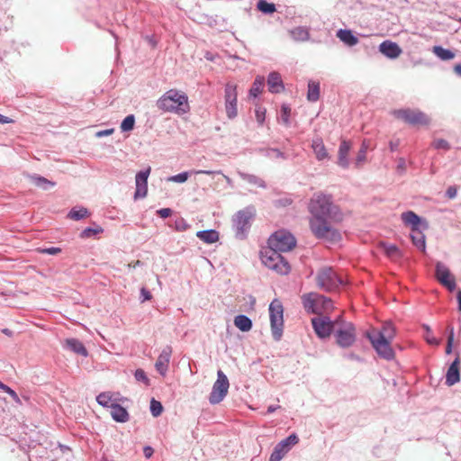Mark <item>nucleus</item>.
<instances>
[{"label": "nucleus", "instance_id": "1", "mask_svg": "<svg viewBox=\"0 0 461 461\" xmlns=\"http://www.w3.org/2000/svg\"><path fill=\"white\" fill-rule=\"evenodd\" d=\"M309 212L312 214L310 227L313 234L318 238L330 240H339L340 234L330 224V220H340V212L337 205L332 202L330 194L316 193L309 203Z\"/></svg>", "mask_w": 461, "mask_h": 461}, {"label": "nucleus", "instance_id": "2", "mask_svg": "<svg viewBox=\"0 0 461 461\" xmlns=\"http://www.w3.org/2000/svg\"><path fill=\"white\" fill-rule=\"evenodd\" d=\"M395 336L396 329L390 321L384 322L380 330L374 329L367 333V338L376 353L386 360H392L395 357L391 346Z\"/></svg>", "mask_w": 461, "mask_h": 461}, {"label": "nucleus", "instance_id": "3", "mask_svg": "<svg viewBox=\"0 0 461 461\" xmlns=\"http://www.w3.org/2000/svg\"><path fill=\"white\" fill-rule=\"evenodd\" d=\"M157 105L159 110L164 112L184 114L189 112L187 95L176 89L167 91L158 100Z\"/></svg>", "mask_w": 461, "mask_h": 461}, {"label": "nucleus", "instance_id": "4", "mask_svg": "<svg viewBox=\"0 0 461 461\" xmlns=\"http://www.w3.org/2000/svg\"><path fill=\"white\" fill-rule=\"evenodd\" d=\"M304 309L311 313L321 316L330 312L334 306L331 299L317 293H309L302 296Z\"/></svg>", "mask_w": 461, "mask_h": 461}, {"label": "nucleus", "instance_id": "5", "mask_svg": "<svg viewBox=\"0 0 461 461\" xmlns=\"http://www.w3.org/2000/svg\"><path fill=\"white\" fill-rule=\"evenodd\" d=\"M261 260L267 267L277 274L287 275L291 270L288 261L285 259L281 252L270 247L261 252Z\"/></svg>", "mask_w": 461, "mask_h": 461}, {"label": "nucleus", "instance_id": "6", "mask_svg": "<svg viewBox=\"0 0 461 461\" xmlns=\"http://www.w3.org/2000/svg\"><path fill=\"white\" fill-rule=\"evenodd\" d=\"M269 318L272 335L276 340H279L284 329V308L278 299H275L269 304Z\"/></svg>", "mask_w": 461, "mask_h": 461}, {"label": "nucleus", "instance_id": "7", "mask_svg": "<svg viewBox=\"0 0 461 461\" xmlns=\"http://www.w3.org/2000/svg\"><path fill=\"white\" fill-rule=\"evenodd\" d=\"M296 246V240L287 230H280L273 233L268 239V247L280 252H288Z\"/></svg>", "mask_w": 461, "mask_h": 461}, {"label": "nucleus", "instance_id": "8", "mask_svg": "<svg viewBox=\"0 0 461 461\" xmlns=\"http://www.w3.org/2000/svg\"><path fill=\"white\" fill-rule=\"evenodd\" d=\"M316 281L320 288L328 292L337 289L343 284L341 277L331 267H327L318 272Z\"/></svg>", "mask_w": 461, "mask_h": 461}, {"label": "nucleus", "instance_id": "9", "mask_svg": "<svg viewBox=\"0 0 461 461\" xmlns=\"http://www.w3.org/2000/svg\"><path fill=\"white\" fill-rule=\"evenodd\" d=\"M224 107L227 117L230 120L238 116V91L237 85L228 82L224 88Z\"/></svg>", "mask_w": 461, "mask_h": 461}, {"label": "nucleus", "instance_id": "10", "mask_svg": "<svg viewBox=\"0 0 461 461\" xmlns=\"http://www.w3.org/2000/svg\"><path fill=\"white\" fill-rule=\"evenodd\" d=\"M339 327L335 329V337L337 343L343 348H348L353 345L356 340V329L351 322H340L339 321Z\"/></svg>", "mask_w": 461, "mask_h": 461}, {"label": "nucleus", "instance_id": "11", "mask_svg": "<svg viewBox=\"0 0 461 461\" xmlns=\"http://www.w3.org/2000/svg\"><path fill=\"white\" fill-rule=\"evenodd\" d=\"M229 386L230 384L228 377L221 370H219L217 372V380L214 382L212 390L209 396V402L212 404L221 402L228 393Z\"/></svg>", "mask_w": 461, "mask_h": 461}, {"label": "nucleus", "instance_id": "12", "mask_svg": "<svg viewBox=\"0 0 461 461\" xmlns=\"http://www.w3.org/2000/svg\"><path fill=\"white\" fill-rule=\"evenodd\" d=\"M393 115L403 122L413 125H427L429 122V117L420 111L411 109H400L393 112Z\"/></svg>", "mask_w": 461, "mask_h": 461}, {"label": "nucleus", "instance_id": "13", "mask_svg": "<svg viewBox=\"0 0 461 461\" xmlns=\"http://www.w3.org/2000/svg\"><path fill=\"white\" fill-rule=\"evenodd\" d=\"M339 317L336 321H331L330 318L325 316H318L312 319V324L316 335L321 339L330 337L331 331L339 325Z\"/></svg>", "mask_w": 461, "mask_h": 461}, {"label": "nucleus", "instance_id": "14", "mask_svg": "<svg viewBox=\"0 0 461 461\" xmlns=\"http://www.w3.org/2000/svg\"><path fill=\"white\" fill-rule=\"evenodd\" d=\"M150 167H149L146 170L140 171L136 175L135 183H136V191L134 194V198H143L147 195L148 193V177L150 174Z\"/></svg>", "mask_w": 461, "mask_h": 461}, {"label": "nucleus", "instance_id": "15", "mask_svg": "<svg viewBox=\"0 0 461 461\" xmlns=\"http://www.w3.org/2000/svg\"><path fill=\"white\" fill-rule=\"evenodd\" d=\"M255 216V210L253 208H246L238 212L234 218L235 225L240 231H244L250 223V221Z\"/></svg>", "mask_w": 461, "mask_h": 461}, {"label": "nucleus", "instance_id": "16", "mask_svg": "<svg viewBox=\"0 0 461 461\" xmlns=\"http://www.w3.org/2000/svg\"><path fill=\"white\" fill-rule=\"evenodd\" d=\"M171 355L172 348L170 346H167L162 349L157 359L155 366L157 371L162 375H165L168 369Z\"/></svg>", "mask_w": 461, "mask_h": 461}, {"label": "nucleus", "instance_id": "17", "mask_svg": "<svg viewBox=\"0 0 461 461\" xmlns=\"http://www.w3.org/2000/svg\"><path fill=\"white\" fill-rule=\"evenodd\" d=\"M351 148L352 144L350 141L346 140H341L338 150L337 164L344 169H347L349 167L348 156Z\"/></svg>", "mask_w": 461, "mask_h": 461}, {"label": "nucleus", "instance_id": "18", "mask_svg": "<svg viewBox=\"0 0 461 461\" xmlns=\"http://www.w3.org/2000/svg\"><path fill=\"white\" fill-rule=\"evenodd\" d=\"M436 276H437L438 280L442 285H444L445 286L449 288L450 290H452L455 287V285H456L455 280L451 276V274H450L448 268L447 267H445L443 264H441V263L437 264Z\"/></svg>", "mask_w": 461, "mask_h": 461}, {"label": "nucleus", "instance_id": "19", "mask_svg": "<svg viewBox=\"0 0 461 461\" xmlns=\"http://www.w3.org/2000/svg\"><path fill=\"white\" fill-rule=\"evenodd\" d=\"M380 52L389 59L398 58L402 50L400 46L391 41H384L379 46Z\"/></svg>", "mask_w": 461, "mask_h": 461}, {"label": "nucleus", "instance_id": "20", "mask_svg": "<svg viewBox=\"0 0 461 461\" xmlns=\"http://www.w3.org/2000/svg\"><path fill=\"white\" fill-rule=\"evenodd\" d=\"M460 358L459 356L456 357V359L453 361V363L450 365V366L447 369V375H446V384L448 386L454 385L460 380Z\"/></svg>", "mask_w": 461, "mask_h": 461}, {"label": "nucleus", "instance_id": "21", "mask_svg": "<svg viewBox=\"0 0 461 461\" xmlns=\"http://www.w3.org/2000/svg\"><path fill=\"white\" fill-rule=\"evenodd\" d=\"M312 149L313 150V153L315 155V158L319 161H322L324 159L330 158L329 152L323 143V140L320 138H317L312 140Z\"/></svg>", "mask_w": 461, "mask_h": 461}, {"label": "nucleus", "instance_id": "22", "mask_svg": "<svg viewBox=\"0 0 461 461\" xmlns=\"http://www.w3.org/2000/svg\"><path fill=\"white\" fill-rule=\"evenodd\" d=\"M268 90L271 93H280L284 90V84L281 76L277 72H272L267 78Z\"/></svg>", "mask_w": 461, "mask_h": 461}, {"label": "nucleus", "instance_id": "23", "mask_svg": "<svg viewBox=\"0 0 461 461\" xmlns=\"http://www.w3.org/2000/svg\"><path fill=\"white\" fill-rule=\"evenodd\" d=\"M378 248L383 253H384L389 258L393 260H397L402 257L400 249L393 244L380 242Z\"/></svg>", "mask_w": 461, "mask_h": 461}, {"label": "nucleus", "instance_id": "24", "mask_svg": "<svg viewBox=\"0 0 461 461\" xmlns=\"http://www.w3.org/2000/svg\"><path fill=\"white\" fill-rule=\"evenodd\" d=\"M111 416L117 422H126L129 420L126 409L117 403L111 404Z\"/></svg>", "mask_w": 461, "mask_h": 461}, {"label": "nucleus", "instance_id": "25", "mask_svg": "<svg viewBox=\"0 0 461 461\" xmlns=\"http://www.w3.org/2000/svg\"><path fill=\"white\" fill-rule=\"evenodd\" d=\"M337 37L348 46H355L358 43V39L350 30H339L337 32Z\"/></svg>", "mask_w": 461, "mask_h": 461}, {"label": "nucleus", "instance_id": "26", "mask_svg": "<svg viewBox=\"0 0 461 461\" xmlns=\"http://www.w3.org/2000/svg\"><path fill=\"white\" fill-rule=\"evenodd\" d=\"M402 220L406 225L411 226V230L419 229L420 219L415 212L411 211L403 212L402 214Z\"/></svg>", "mask_w": 461, "mask_h": 461}, {"label": "nucleus", "instance_id": "27", "mask_svg": "<svg viewBox=\"0 0 461 461\" xmlns=\"http://www.w3.org/2000/svg\"><path fill=\"white\" fill-rule=\"evenodd\" d=\"M197 238L205 243H215L219 240V233L214 230H200L196 233Z\"/></svg>", "mask_w": 461, "mask_h": 461}, {"label": "nucleus", "instance_id": "28", "mask_svg": "<svg viewBox=\"0 0 461 461\" xmlns=\"http://www.w3.org/2000/svg\"><path fill=\"white\" fill-rule=\"evenodd\" d=\"M234 325L241 331H249L252 328L251 320L246 315H238L234 318Z\"/></svg>", "mask_w": 461, "mask_h": 461}, {"label": "nucleus", "instance_id": "29", "mask_svg": "<svg viewBox=\"0 0 461 461\" xmlns=\"http://www.w3.org/2000/svg\"><path fill=\"white\" fill-rule=\"evenodd\" d=\"M66 345L68 348H70L73 352L86 357L87 350L85 346L78 339H69L66 340Z\"/></svg>", "mask_w": 461, "mask_h": 461}, {"label": "nucleus", "instance_id": "30", "mask_svg": "<svg viewBox=\"0 0 461 461\" xmlns=\"http://www.w3.org/2000/svg\"><path fill=\"white\" fill-rule=\"evenodd\" d=\"M320 98V83L310 80L308 83L307 99L310 102H316Z\"/></svg>", "mask_w": 461, "mask_h": 461}, {"label": "nucleus", "instance_id": "31", "mask_svg": "<svg viewBox=\"0 0 461 461\" xmlns=\"http://www.w3.org/2000/svg\"><path fill=\"white\" fill-rule=\"evenodd\" d=\"M411 239L412 243L420 250L424 251L426 248L425 235L419 230H411Z\"/></svg>", "mask_w": 461, "mask_h": 461}, {"label": "nucleus", "instance_id": "32", "mask_svg": "<svg viewBox=\"0 0 461 461\" xmlns=\"http://www.w3.org/2000/svg\"><path fill=\"white\" fill-rule=\"evenodd\" d=\"M289 450L290 448L280 441L272 452L269 461H280Z\"/></svg>", "mask_w": 461, "mask_h": 461}, {"label": "nucleus", "instance_id": "33", "mask_svg": "<svg viewBox=\"0 0 461 461\" xmlns=\"http://www.w3.org/2000/svg\"><path fill=\"white\" fill-rule=\"evenodd\" d=\"M433 53L442 60H450L455 58V53L450 50L444 49L441 46H434Z\"/></svg>", "mask_w": 461, "mask_h": 461}, {"label": "nucleus", "instance_id": "34", "mask_svg": "<svg viewBox=\"0 0 461 461\" xmlns=\"http://www.w3.org/2000/svg\"><path fill=\"white\" fill-rule=\"evenodd\" d=\"M265 78L263 77H257L250 90L249 95L252 97H257L259 94H261L264 87Z\"/></svg>", "mask_w": 461, "mask_h": 461}, {"label": "nucleus", "instance_id": "35", "mask_svg": "<svg viewBox=\"0 0 461 461\" xmlns=\"http://www.w3.org/2000/svg\"><path fill=\"white\" fill-rule=\"evenodd\" d=\"M31 179L35 185L41 187L43 189H48L49 187H53L55 185V183L48 180L43 176H31Z\"/></svg>", "mask_w": 461, "mask_h": 461}, {"label": "nucleus", "instance_id": "36", "mask_svg": "<svg viewBox=\"0 0 461 461\" xmlns=\"http://www.w3.org/2000/svg\"><path fill=\"white\" fill-rule=\"evenodd\" d=\"M291 35L295 41H307L309 39V32L307 30L302 27H297L291 31Z\"/></svg>", "mask_w": 461, "mask_h": 461}, {"label": "nucleus", "instance_id": "37", "mask_svg": "<svg viewBox=\"0 0 461 461\" xmlns=\"http://www.w3.org/2000/svg\"><path fill=\"white\" fill-rule=\"evenodd\" d=\"M258 9L264 14H273L276 12V5L266 0H259L257 4Z\"/></svg>", "mask_w": 461, "mask_h": 461}, {"label": "nucleus", "instance_id": "38", "mask_svg": "<svg viewBox=\"0 0 461 461\" xmlns=\"http://www.w3.org/2000/svg\"><path fill=\"white\" fill-rule=\"evenodd\" d=\"M97 402L104 407H110L113 403V396L110 393H102L96 397Z\"/></svg>", "mask_w": 461, "mask_h": 461}, {"label": "nucleus", "instance_id": "39", "mask_svg": "<svg viewBox=\"0 0 461 461\" xmlns=\"http://www.w3.org/2000/svg\"><path fill=\"white\" fill-rule=\"evenodd\" d=\"M135 117L132 114L126 116L121 123L122 131H130L133 129Z\"/></svg>", "mask_w": 461, "mask_h": 461}, {"label": "nucleus", "instance_id": "40", "mask_svg": "<svg viewBox=\"0 0 461 461\" xmlns=\"http://www.w3.org/2000/svg\"><path fill=\"white\" fill-rule=\"evenodd\" d=\"M88 215V212L86 208H80L78 210H71L70 212L68 213V217L72 220H80V219H83L85 217H86Z\"/></svg>", "mask_w": 461, "mask_h": 461}, {"label": "nucleus", "instance_id": "41", "mask_svg": "<svg viewBox=\"0 0 461 461\" xmlns=\"http://www.w3.org/2000/svg\"><path fill=\"white\" fill-rule=\"evenodd\" d=\"M0 389L5 393H8L16 403L22 404L21 399L18 396V394L12 388H10L8 385L5 384L1 381Z\"/></svg>", "mask_w": 461, "mask_h": 461}, {"label": "nucleus", "instance_id": "42", "mask_svg": "<svg viewBox=\"0 0 461 461\" xmlns=\"http://www.w3.org/2000/svg\"><path fill=\"white\" fill-rule=\"evenodd\" d=\"M163 406L160 402L152 399L150 402V411L154 417H158L162 413Z\"/></svg>", "mask_w": 461, "mask_h": 461}, {"label": "nucleus", "instance_id": "43", "mask_svg": "<svg viewBox=\"0 0 461 461\" xmlns=\"http://www.w3.org/2000/svg\"><path fill=\"white\" fill-rule=\"evenodd\" d=\"M188 176L189 172H182L180 174L168 177L167 181L175 183H185L188 179Z\"/></svg>", "mask_w": 461, "mask_h": 461}, {"label": "nucleus", "instance_id": "44", "mask_svg": "<svg viewBox=\"0 0 461 461\" xmlns=\"http://www.w3.org/2000/svg\"><path fill=\"white\" fill-rule=\"evenodd\" d=\"M366 161V152L363 150H358L357 157L355 158V167L357 168H360L364 163Z\"/></svg>", "mask_w": 461, "mask_h": 461}, {"label": "nucleus", "instance_id": "45", "mask_svg": "<svg viewBox=\"0 0 461 461\" xmlns=\"http://www.w3.org/2000/svg\"><path fill=\"white\" fill-rule=\"evenodd\" d=\"M432 145L435 149H443L448 150L450 149L449 143L443 139L435 140L433 141Z\"/></svg>", "mask_w": 461, "mask_h": 461}, {"label": "nucleus", "instance_id": "46", "mask_svg": "<svg viewBox=\"0 0 461 461\" xmlns=\"http://www.w3.org/2000/svg\"><path fill=\"white\" fill-rule=\"evenodd\" d=\"M290 113L291 109L287 105L284 104L281 108V118L285 124L289 123Z\"/></svg>", "mask_w": 461, "mask_h": 461}, {"label": "nucleus", "instance_id": "47", "mask_svg": "<svg viewBox=\"0 0 461 461\" xmlns=\"http://www.w3.org/2000/svg\"><path fill=\"white\" fill-rule=\"evenodd\" d=\"M103 230L101 228L98 229H92V228H86L85 229L82 233V238H90L91 236L102 232Z\"/></svg>", "mask_w": 461, "mask_h": 461}, {"label": "nucleus", "instance_id": "48", "mask_svg": "<svg viewBox=\"0 0 461 461\" xmlns=\"http://www.w3.org/2000/svg\"><path fill=\"white\" fill-rule=\"evenodd\" d=\"M298 437L295 435V434H292L290 435L289 437H287L285 439L282 440V442L286 446L288 447L289 448H291L292 446L295 445L298 443Z\"/></svg>", "mask_w": 461, "mask_h": 461}, {"label": "nucleus", "instance_id": "49", "mask_svg": "<svg viewBox=\"0 0 461 461\" xmlns=\"http://www.w3.org/2000/svg\"><path fill=\"white\" fill-rule=\"evenodd\" d=\"M191 174L193 175H200V174H205V175H209V176H212V175H214V174H221L222 176L229 182L230 181V178L223 175L221 171H212V170H194L191 172Z\"/></svg>", "mask_w": 461, "mask_h": 461}, {"label": "nucleus", "instance_id": "50", "mask_svg": "<svg viewBox=\"0 0 461 461\" xmlns=\"http://www.w3.org/2000/svg\"><path fill=\"white\" fill-rule=\"evenodd\" d=\"M265 116H266V109L265 108L258 107V109H256V118H257L258 122L260 125L263 124V122L265 121Z\"/></svg>", "mask_w": 461, "mask_h": 461}, {"label": "nucleus", "instance_id": "51", "mask_svg": "<svg viewBox=\"0 0 461 461\" xmlns=\"http://www.w3.org/2000/svg\"><path fill=\"white\" fill-rule=\"evenodd\" d=\"M453 341H454V330H453V329H451L450 334L447 338V347H446L447 354H450L452 352Z\"/></svg>", "mask_w": 461, "mask_h": 461}, {"label": "nucleus", "instance_id": "52", "mask_svg": "<svg viewBox=\"0 0 461 461\" xmlns=\"http://www.w3.org/2000/svg\"><path fill=\"white\" fill-rule=\"evenodd\" d=\"M135 378L138 380V381H143L145 382L146 384L149 383V379L145 374V372L142 370V369H137L136 372H135Z\"/></svg>", "mask_w": 461, "mask_h": 461}, {"label": "nucleus", "instance_id": "53", "mask_svg": "<svg viewBox=\"0 0 461 461\" xmlns=\"http://www.w3.org/2000/svg\"><path fill=\"white\" fill-rule=\"evenodd\" d=\"M426 330H427V335H426V340L429 344L430 345H438V340L437 339H435L432 335H431V330L429 327H426Z\"/></svg>", "mask_w": 461, "mask_h": 461}, {"label": "nucleus", "instance_id": "54", "mask_svg": "<svg viewBox=\"0 0 461 461\" xmlns=\"http://www.w3.org/2000/svg\"><path fill=\"white\" fill-rule=\"evenodd\" d=\"M61 249L59 248H49V249H39V252L43 254H50V255H57L60 253Z\"/></svg>", "mask_w": 461, "mask_h": 461}, {"label": "nucleus", "instance_id": "55", "mask_svg": "<svg viewBox=\"0 0 461 461\" xmlns=\"http://www.w3.org/2000/svg\"><path fill=\"white\" fill-rule=\"evenodd\" d=\"M157 213L161 217V218H167L169 216H171L172 214V210L170 208H162L160 210H158L157 212Z\"/></svg>", "mask_w": 461, "mask_h": 461}, {"label": "nucleus", "instance_id": "56", "mask_svg": "<svg viewBox=\"0 0 461 461\" xmlns=\"http://www.w3.org/2000/svg\"><path fill=\"white\" fill-rule=\"evenodd\" d=\"M153 448L151 447H145L143 449V454L145 457L149 458L153 455Z\"/></svg>", "mask_w": 461, "mask_h": 461}, {"label": "nucleus", "instance_id": "57", "mask_svg": "<svg viewBox=\"0 0 461 461\" xmlns=\"http://www.w3.org/2000/svg\"><path fill=\"white\" fill-rule=\"evenodd\" d=\"M447 195L449 198H454L456 195V189L453 186H450L447 190Z\"/></svg>", "mask_w": 461, "mask_h": 461}, {"label": "nucleus", "instance_id": "58", "mask_svg": "<svg viewBox=\"0 0 461 461\" xmlns=\"http://www.w3.org/2000/svg\"><path fill=\"white\" fill-rule=\"evenodd\" d=\"M140 292H141L144 301L151 299V294L149 291L146 290L145 288H142Z\"/></svg>", "mask_w": 461, "mask_h": 461}, {"label": "nucleus", "instance_id": "59", "mask_svg": "<svg viewBox=\"0 0 461 461\" xmlns=\"http://www.w3.org/2000/svg\"><path fill=\"white\" fill-rule=\"evenodd\" d=\"M369 149V140H364L359 150H363L367 152V149Z\"/></svg>", "mask_w": 461, "mask_h": 461}, {"label": "nucleus", "instance_id": "60", "mask_svg": "<svg viewBox=\"0 0 461 461\" xmlns=\"http://www.w3.org/2000/svg\"><path fill=\"white\" fill-rule=\"evenodd\" d=\"M113 132V129H108V130L97 132V136H99V137L107 136V135L112 134Z\"/></svg>", "mask_w": 461, "mask_h": 461}, {"label": "nucleus", "instance_id": "61", "mask_svg": "<svg viewBox=\"0 0 461 461\" xmlns=\"http://www.w3.org/2000/svg\"><path fill=\"white\" fill-rule=\"evenodd\" d=\"M12 122L13 121L10 118L5 117V116L0 114V123H10Z\"/></svg>", "mask_w": 461, "mask_h": 461}, {"label": "nucleus", "instance_id": "62", "mask_svg": "<svg viewBox=\"0 0 461 461\" xmlns=\"http://www.w3.org/2000/svg\"><path fill=\"white\" fill-rule=\"evenodd\" d=\"M140 265H141V262L140 260H136V261L129 263L128 267H131V268H135V267H137L138 266H140Z\"/></svg>", "mask_w": 461, "mask_h": 461}, {"label": "nucleus", "instance_id": "63", "mask_svg": "<svg viewBox=\"0 0 461 461\" xmlns=\"http://www.w3.org/2000/svg\"><path fill=\"white\" fill-rule=\"evenodd\" d=\"M454 71H455L457 75L461 76V64H457V65H456V66L454 67Z\"/></svg>", "mask_w": 461, "mask_h": 461}, {"label": "nucleus", "instance_id": "64", "mask_svg": "<svg viewBox=\"0 0 461 461\" xmlns=\"http://www.w3.org/2000/svg\"><path fill=\"white\" fill-rule=\"evenodd\" d=\"M456 298L458 302V309L461 312V290L458 291Z\"/></svg>", "mask_w": 461, "mask_h": 461}]
</instances>
